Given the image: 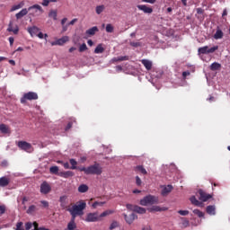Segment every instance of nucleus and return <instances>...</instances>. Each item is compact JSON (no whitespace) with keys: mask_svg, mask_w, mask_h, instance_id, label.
Listing matches in <instances>:
<instances>
[{"mask_svg":"<svg viewBox=\"0 0 230 230\" xmlns=\"http://www.w3.org/2000/svg\"><path fill=\"white\" fill-rule=\"evenodd\" d=\"M87 208V203L84 200L78 201L71 208H67V211L71 215V218L76 219L77 217H84V210Z\"/></svg>","mask_w":230,"mask_h":230,"instance_id":"f257e3e1","label":"nucleus"},{"mask_svg":"<svg viewBox=\"0 0 230 230\" xmlns=\"http://www.w3.org/2000/svg\"><path fill=\"white\" fill-rule=\"evenodd\" d=\"M79 172H84L85 175H102V166L100 164H95L88 167H78Z\"/></svg>","mask_w":230,"mask_h":230,"instance_id":"f03ea898","label":"nucleus"},{"mask_svg":"<svg viewBox=\"0 0 230 230\" xmlns=\"http://www.w3.org/2000/svg\"><path fill=\"white\" fill-rule=\"evenodd\" d=\"M159 199L155 196L148 195L140 199V206H154L157 204Z\"/></svg>","mask_w":230,"mask_h":230,"instance_id":"7ed1b4c3","label":"nucleus"},{"mask_svg":"<svg viewBox=\"0 0 230 230\" xmlns=\"http://www.w3.org/2000/svg\"><path fill=\"white\" fill-rule=\"evenodd\" d=\"M33 100H39V94L35 92H29L23 94V96L20 99L21 103L23 105L26 104V102H31Z\"/></svg>","mask_w":230,"mask_h":230,"instance_id":"20e7f679","label":"nucleus"},{"mask_svg":"<svg viewBox=\"0 0 230 230\" xmlns=\"http://www.w3.org/2000/svg\"><path fill=\"white\" fill-rule=\"evenodd\" d=\"M217 49H218V46H215L209 49V47L205 46V47H201L198 49V52L199 53V55H209V53H215V51H217Z\"/></svg>","mask_w":230,"mask_h":230,"instance_id":"39448f33","label":"nucleus"},{"mask_svg":"<svg viewBox=\"0 0 230 230\" xmlns=\"http://www.w3.org/2000/svg\"><path fill=\"white\" fill-rule=\"evenodd\" d=\"M198 194L199 195V199L201 200V202H208L209 199L213 198V195L206 193V191L201 189L198 190Z\"/></svg>","mask_w":230,"mask_h":230,"instance_id":"423d86ee","label":"nucleus"},{"mask_svg":"<svg viewBox=\"0 0 230 230\" xmlns=\"http://www.w3.org/2000/svg\"><path fill=\"white\" fill-rule=\"evenodd\" d=\"M40 193H42V195H48V193H49L51 191V185H49V183H48V181H43L40 184Z\"/></svg>","mask_w":230,"mask_h":230,"instance_id":"0eeeda50","label":"nucleus"},{"mask_svg":"<svg viewBox=\"0 0 230 230\" xmlns=\"http://www.w3.org/2000/svg\"><path fill=\"white\" fill-rule=\"evenodd\" d=\"M85 222H100V216L97 212L88 213L86 215Z\"/></svg>","mask_w":230,"mask_h":230,"instance_id":"6e6552de","label":"nucleus"},{"mask_svg":"<svg viewBox=\"0 0 230 230\" xmlns=\"http://www.w3.org/2000/svg\"><path fill=\"white\" fill-rule=\"evenodd\" d=\"M37 10L39 12H40L41 13H42V12H44V10L42 9V6H40L39 4H34L28 8V12H31L30 15H32V17H35V13H37Z\"/></svg>","mask_w":230,"mask_h":230,"instance_id":"1a4fd4ad","label":"nucleus"},{"mask_svg":"<svg viewBox=\"0 0 230 230\" xmlns=\"http://www.w3.org/2000/svg\"><path fill=\"white\" fill-rule=\"evenodd\" d=\"M124 217V220L127 222V224H128L129 226L131 224H134V220H137V215L132 213L129 216H128L127 214H123Z\"/></svg>","mask_w":230,"mask_h":230,"instance_id":"9d476101","label":"nucleus"},{"mask_svg":"<svg viewBox=\"0 0 230 230\" xmlns=\"http://www.w3.org/2000/svg\"><path fill=\"white\" fill-rule=\"evenodd\" d=\"M18 146L19 148H21V150H24L25 152H29V150H31V144L26 141H19Z\"/></svg>","mask_w":230,"mask_h":230,"instance_id":"9b49d317","label":"nucleus"},{"mask_svg":"<svg viewBox=\"0 0 230 230\" xmlns=\"http://www.w3.org/2000/svg\"><path fill=\"white\" fill-rule=\"evenodd\" d=\"M172 190H173V186L172 185L163 186L162 191H161L162 197H168V195L172 193Z\"/></svg>","mask_w":230,"mask_h":230,"instance_id":"f8f14e48","label":"nucleus"},{"mask_svg":"<svg viewBox=\"0 0 230 230\" xmlns=\"http://www.w3.org/2000/svg\"><path fill=\"white\" fill-rule=\"evenodd\" d=\"M66 42H69V37L64 36L61 39H58V40L51 43L52 46H64Z\"/></svg>","mask_w":230,"mask_h":230,"instance_id":"ddd939ff","label":"nucleus"},{"mask_svg":"<svg viewBox=\"0 0 230 230\" xmlns=\"http://www.w3.org/2000/svg\"><path fill=\"white\" fill-rule=\"evenodd\" d=\"M137 8H138L141 12H144V13L150 14L154 13V9L146 4H138L137 5Z\"/></svg>","mask_w":230,"mask_h":230,"instance_id":"4468645a","label":"nucleus"},{"mask_svg":"<svg viewBox=\"0 0 230 230\" xmlns=\"http://www.w3.org/2000/svg\"><path fill=\"white\" fill-rule=\"evenodd\" d=\"M59 202H60V208H62V209L67 208V205L69 204V201L67 200V196L66 195L60 196Z\"/></svg>","mask_w":230,"mask_h":230,"instance_id":"2eb2a0df","label":"nucleus"},{"mask_svg":"<svg viewBox=\"0 0 230 230\" xmlns=\"http://www.w3.org/2000/svg\"><path fill=\"white\" fill-rule=\"evenodd\" d=\"M28 31L31 37L37 36L39 34V31H40V29L37 26H32L28 28Z\"/></svg>","mask_w":230,"mask_h":230,"instance_id":"dca6fc26","label":"nucleus"},{"mask_svg":"<svg viewBox=\"0 0 230 230\" xmlns=\"http://www.w3.org/2000/svg\"><path fill=\"white\" fill-rule=\"evenodd\" d=\"M59 177H63L64 179H69V177H73L75 172L71 171L61 172L58 173Z\"/></svg>","mask_w":230,"mask_h":230,"instance_id":"f3484780","label":"nucleus"},{"mask_svg":"<svg viewBox=\"0 0 230 230\" xmlns=\"http://www.w3.org/2000/svg\"><path fill=\"white\" fill-rule=\"evenodd\" d=\"M8 184H10V179L4 176L0 178V188H6Z\"/></svg>","mask_w":230,"mask_h":230,"instance_id":"a211bd4d","label":"nucleus"},{"mask_svg":"<svg viewBox=\"0 0 230 230\" xmlns=\"http://www.w3.org/2000/svg\"><path fill=\"white\" fill-rule=\"evenodd\" d=\"M214 39L216 40H219L220 39H224V31L217 27L216 33L214 34Z\"/></svg>","mask_w":230,"mask_h":230,"instance_id":"6ab92c4d","label":"nucleus"},{"mask_svg":"<svg viewBox=\"0 0 230 230\" xmlns=\"http://www.w3.org/2000/svg\"><path fill=\"white\" fill-rule=\"evenodd\" d=\"M141 64H143L147 71H150L152 69V61L148 59H142Z\"/></svg>","mask_w":230,"mask_h":230,"instance_id":"aec40b11","label":"nucleus"},{"mask_svg":"<svg viewBox=\"0 0 230 230\" xmlns=\"http://www.w3.org/2000/svg\"><path fill=\"white\" fill-rule=\"evenodd\" d=\"M28 12L29 11L26 8L22 9L19 13L15 14L16 19H22L24 15H28Z\"/></svg>","mask_w":230,"mask_h":230,"instance_id":"412c9836","label":"nucleus"},{"mask_svg":"<svg viewBox=\"0 0 230 230\" xmlns=\"http://www.w3.org/2000/svg\"><path fill=\"white\" fill-rule=\"evenodd\" d=\"M0 132L2 134H10V128L6 124H0Z\"/></svg>","mask_w":230,"mask_h":230,"instance_id":"4be33fe9","label":"nucleus"},{"mask_svg":"<svg viewBox=\"0 0 230 230\" xmlns=\"http://www.w3.org/2000/svg\"><path fill=\"white\" fill-rule=\"evenodd\" d=\"M97 31H100V30L96 26H93L86 31V35H96Z\"/></svg>","mask_w":230,"mask_h":230,"instance_id":"5701e85b","label":"nucleus"},{"mask_svg":"<svg viewBox=\"0 0 230 230\" xmlns=\"http://www.w3.org/2000/svg\"><path fill=\"white\" fill-rule=\"evenodd\" d=\"M135 172H138L139 173H142V175H146L148 173L146 172V169L143 165H137L135 167Z\"/></svg>","mask_w":230,"mask_h":230,"instance_id":"b1692460","label":"nucleus"},{"mask_svg":"<svg viewBox=\"0 0 230 230\" xmlns=\"http://www.w3.org/2000/svg\"><path fill=\"white\" fill-rule=\"evenodd\" d=\"M78 191L79 193H87V191H89V186H87L86 184H81L78 187Z\"/></svg>","mask_w":230,"mask_h":230,"instance_id":"393cba45","label":"nucleus"},{"mask_svg":"<svg viewBox=\"0 0 230 230\" xmlns=\"http://www.w3.org/2000/svg\"><path fill=\"white\" fill-rule=\"evenodd\" d=\"M7 31H13L14 35H17V33H19V27L16 26L15 29H13L12 22H10L7 28Z\"/></svg>","mask_w":230,"mask_h":230,"instance_id":"a878e982","label":"nucleus"},{"mask_svg":"<svg viewBox=\"0 0 230 230\" xmlns=\"http://www.w3.org/2000/svg\"><path fill=\"white\" fill-rule=\"evenodd\" d=\"M38 210H39V208H37V206H35V205H31V206L29 207V208L27 209L26 213H27L28 215H33V213H35V211H38Z\"/></svg>","mask_w":230,"mask_h":230,"instance_id":"bb28decb","label":"nucleus"},{"mask_svg":"<svg viewBox=\"0 0 230 230\" xmlns=\"http://www.w3.org/2000/svg\"><path fill=\"white\" fill-rule=\"evenodd\" d=\"M103 51H105V49L103 48L102 44L97 45V47L94 49V53L96 55H100L101 53H103Z\"/></svg>","mask_w":230,"mask_h":230,"instance_id":"cd10ccee","label":"nucleus"},{"mask_svg":"<svg viewBox=\"0 0 230 230\" xmlns=\"http://www.w3.org/2000/svg\"><path fill=\"white\" fill-rule=\"evenodd\" d=\"M135 213H138V215H145V213H146V208L137 206L135 208Z\"/></svg>","mask_w":230,"mask_h":230,"instance_id":"c85d7f7f","label":"nucleus"},{"mask_svg":"<svg viewBox=\"0 0 230 230\" xmlns=\"http://www.w3.org/2000/svg\"><path fill=\"white\" fill-rule=\"evenodd\" d=\"M216 209L215 206L210 205L207 207L206 211L208 215H216Z\"/></svg>","mask_w":230,"mask_h":230,"instance_id":"c756f323","label":"nucleus"},{"mask_svg":"<svg viewBox=\"0 0 230 230\" xmlns=\"http://www.w3.org/2000/svg\"><path fill=\"white\" fill-rule=\"evenodd\" d=\"M191 204H193L194 206H201L202 202L199 201V199H197V198L195 196L190 197V199Z\"/></svg>","mask_w":230,"mask_h":230,"instance_id":"7c9ffc66","label":"nucleus"},{"mask_svg":"<svg viewBox=\"0 0 230 230\" xmlns=\"http://www.w3.org/2000/svg\"><path fill=\"white\" fill-rule=\"evenodd\" d=\"M69 163H70V164L72 165V166L70 167L71 170H78L79 167L76 166V164H78V162H76V160L71 158V159L69 160Z\"/></svg>","mask_w":230,"mask_h":230,"instance_id":"2f4dec72","label":"nucleus"},{"mask_svg":"<svg viewBox=\"0 0 230 230\" xmlns=\"http://www.w3.org/2000/svg\"><path fill=\"white\" fill-rule=\"evenodd\" d=\"M105 10V5L102 4V5H97L95 8V12L97 13V15H100L101 13H102Z\"/></svg>","mask_w":230,"mask_h":230,"instance_id":"473e14b6","label":"nucleus"},{"mask_svg":"<svg viewBox=\"0 0 230 230\" xmlns=\"http://www.w3.org/2000/svg\"><path fill=\"white\" fill-rule=\"evenodd\" d=\"M220 67H222V66L219 63H212L210 66V69L211 71H218V69H220Z\"/></svg>","mask_w":230,"mask_h":230,"instance_id":"72a5a7b5","label":"nucleus"},{"mask_svg":"<svg viewBox=\"0 0 230 230\" xmlns=\"http://www.w3.org/2000/svg\"><path fill=\"white\" fill-rule=\"evenodd\" d=\"M112 213H114L113 210H106V211L102 212V213L99 216V220H101V218H103V217H109V215H112Z\"/></svg>","mask_w":230,"mask_h":230,"instance_id":"f704fd0d","label":"nucleus"},{"mask_svg":"<svg viewBox=\"0 0 230 230\" xmlns=\"http://www.w3.org/2000/svg\"><path fill=\"white\" fill-rule=\"evenodd\" d=\"M49 17H51L54 21H57V17H58L57 10H50L49 13Z\"/></svg>","mask_w":230,"mask_h":230,"instance_id":"c9c22d12","label":"nucleus"},{"mask_svg":"<svg viewBox=\"0 0 230 230\" xmlns=\"http://www.w3.org/2000/svg\"><path fill=\"white\" fill-rule=\"evenodd\" d=\"M112 60L113 62H123L125 60H128V58L127 56H122V57L115 58Z\"/></svg>","mask_w":230,"mask_h":230,"instance_id":"e433bc0d","label":"nucleus"},{"mask_svg":"<svg viewBox=\"0 0 230 230\" xmlns=\"http://www.w3.org/2000/svg\"><path fill=\"white\" fill-rule=\"evenodd\" d=\"M106 31H107V33L114 32V26H112V24H111V23H108L106 25Z\"/></svg>","mask_w":230,"mask_h":230,"instance_id":"4c0bfd02","label":"nucleus"},{"mask_svg":"<svg viewBox=\"0 0 230 230\" xmlns=\"http://www.w3.org/2000/svg\"><path fill=\"white\" fill-rule=\"evenodd\" d=\"M194 215H197L199 218L204 217V213L200 211L199 209H194L193 210Z\"/></svg>","mask_w":230,"mask_h":230,"instance_id":"58836bf2","label":"nucleus"},{"mask_svg":"<svg viewBox=\"0 0 230 230\" xmlns=\"http://www.w3.org/2000/svg\"><path fill=\"white\" fill-rule=\"evenodd\" d=\"M50 173H54L55 175L58 174V166H52L49 169Z\"/></svg>","mask_w":230,"mask_h":230,"instance_id":"ea45409f","label":"nucleus"},{"mask_svg":"<svg viewBox=\"0 0 230 230\" xmlns=\"http://www.w3.org/2000/svg\"><path fill=\"white\" fill-rule=\"evenodd\" d=\"M116 227H119V223L118 221H113L110 226V230L116 229Z\"/></svg>","mask_w":230,"mask_h":230,"instance_id":"a19ab883","label":"nucleus"},{"mask_svg":"<svg viewBox=\"0 0 230 230\" xmlns=\"http://www.w3.org/2000/svg\"><path fill=\"white\" fill-rule=\"evenodd\" d=\"M137 205H132V204H127L126 205V208H127V209H128L129 211H136V207H137Z\"/></svg>","mask_w":230,"mask_h":230,"instance_id":"79ce46f5","label":"nucleus"},{"mask_svg":"<svg viewBox=\"0 0 230 230\" xmlns=\"http://www.w3.org/2000/svg\"><path fill=\"white\" fill-rule=\"evenodd\" d=\"M15 230H24V223L22 222H18L16 224V229Z\"/></svg>","mask_w":230,"mask_h":230,"instance_id":"37998d69","label":"nucleus"},{"mask_svg":"<svg viewBox=\"0 0 230 230\" xmlns=\"http://www.w3.org/2000/svg\"><path fill=\"white\" fill-rule=\"evenodd\" d=\"M21 8H22V4H18L11 8V12H15V10H21Z\"/></svg>","mask_w":230,"mask_h":230,"instance_id":"c03bdc74","label":"nucleus"},{"mask_svg":"<svg viewBox=\"0 0 230 230\" xmlns=\"http://www.w3.org/2000/svg\"><path fill=\"white\" fill-rule=\"evenodd\" d=\"M84 51H87V45L85 43H83L80 47H79V52L80 53H84Z\"/></svg>","mask_w":230,"mask_h":230,"instance_id":"a18cd8bd","label":"nucleus"},{"mask_svg":"<svg viewBox=\"0 0 230 230\" xmlns=\"http://www.w3.org/2000/svg\"><path fill=\"white\" fill-rule=\"evenodd\" d=\"M105 204V202L104 201H95V202H93V208H98V206H103Z\"/></svg>","mask_w":230,"mask_h":230,"instance_id":"49530a36","label":"nucleus"},{"mask_svg":"<svg viewBox=\"0 0 230 230\" xmlns=\"http://www.w3.org/2000/svg\"><path fill=\"white\" fill-rule=\"evenodd\" d=\"M178 214L181 215V217H186V216L190 215V211L189 210H179Z\"/></svg>","mask_w":230,"mask_h":230,"instance_id":"de8ad7c7","label":"nucleus"},{"mask_svg":"<svg viewBox=\"0 0 230 230\" xmlns=\"http://www.w3.org/2000/svg\"><path fill=\"white\" fill-rule=\"evenodd\" d=\"M59 164H63V166H64V168L66 169V170H69V168H71V167H69V163H64V162H62V161H58V162Z\"/></svg>","mask_w":230,"mask_h":230,"instance_id":"09e8293b","label":"nucleus"},{"mask_svg":"<svg viewBox=\"0 0 230 230\" xmlns=\"http://www.w3.org/2000/svg\"><path fill=\"white\" fill-rule=\"evenodd\" d=\"M129 44L133 48H139V47H141V42L131 41Z\"/></svg>","mask_w":230,"mask_h":230,"instance_id":"8fccbe9b","label":"nucleus"},{"mask_svg":"<svg viewBox=\"0 0 230 230\" xmlns=\"http://www.w3.org/2000/svg\"><path fill=\"white\" fill-rule=\"evenodd\" d=\"M73 123H76V120L74 119L73 121L68 122L66 130H69L73 127Z\"/></svg>","mask_w":230,"mask_h":230,"instance_id":"3c124183","label":"nucleus"},{"mask_svg":"<svg viewBox=\"0 0 230 230\" xmlns=\"http://www.w3.org/2000/svg\"><path fill=\"white\" fill-rule=\"evenodd\" d=\"M33 227V224L31 222L25 223V230H30Z\"/></svg>","mask_w":230,"mask_h":230,"instance_id":"603ef678","label":"nucleus"},{"mask_svg":"<svg viewBox=\"0 0 230 230\" xmlns=\"http://www.w3.org/2000/svg\"><path fill=\"white\" fill-rule=\"evenodd\" d=\"M5 212H6V207H4V205L0 206V217L1 215H4Z\"/></svg>","mask_w":230,"mask_h":230,"instance_id":"864d4df0","label":"nucleus"},{"mask_svg":"<svg viewBox=\"0 0 230 230\" xmlns=\"http://www.w3.org/2000/svg\"><path fill=\"white\" fill-rule=\"evenodd\" d=\"M136 184L137 186H141V184H143V181H141V178H139V176H136Z\"/></svg>","mask_w":230,"mask_h":230,"instance_id":"5fc2aeb1","label":"nucleus"},{"mask_svg":"<svg viewBox=\"0 0 230 230\" xmlns=\"http://www.w3.org/2000/svg\"><path fill=\"white\" fill-rule=\"evenodd\" d=\"M190 75H191V73H190V71H184V72H182V78L184 80H186V76H190Z\"/></svg>","mask_w":230,"mask_h":230,"instance_id":"6e6d98bb","label":"nucleus"},{"mask_svg":"<svg viewBox=\"0 0 230 230\" xmlns=\"http://www.w3.org/2000/svg\"><path fill=\"white\" fill-rule=\"evenodd\" d=\"M40 203L42 204L43 208H49V202L41 200Z\"/></svg>","mask_w":230,"mask_h":230,"instance_id":"4d7b16f0","label":"nucleus"},{"mask_svg":"<svg viewBox=\"0 0 230 230\" xmlns=\"http://www.w3.org/2000/svg\"><path fill=\"white\" fill-rule=\"evenodd\" d=\"M150 211H162V209L159 206H155L152 208H150Z\"/></svg>","mask_w":230,"mask_h":230,"instance_id":"13d9d810","label":"nucleus"},{"mask_svg":"<svg viewBox=\"0 0 230 230\" xmlns=\"http://www.w3.org/2000/svg\"><path fill=\"white\" fill-rule=\"evenodd\" d=\"M157 0H142V3H149V4H155Z\"/></svg>","mask_w":230,"mask_h":230,"instance_id":"bf43d9fd","label":"nucleus"},{"mask_svg":"<svg viewBox=\"0 0 230 230\" xmlns=\"http://www.w3.org/2000/svg\"><path fill=\"white\" fill-rule=\"evenodd\" d=\"M41 4L42 6H49V0H43Z\"/></svg>","mask_w":230,"mask_h":230,"instance_id":"052dcab7","label":"nucleus"},{"mask_svg":"<svg viewBox=\"0 0 230 230\" xmlns=\"http://www.w3.org/2000/svg\"><path fill=\"white\" fill-rule=\"evenodd\" d=\"M32 226H33L34 229H40V227H39V223H37V221H34L32 223Z\"/></svg>","mask_w":230,"mask_h":230,"instance_id":"680f3d73","label":"nucleus"},{"mask_svg":"<svg viewBox=\"0 0 230 230\" xmlns=\"http://www.w3.org/2000/svg\"><path fill=\"white\" fill-rule=\"evenodd\" d=\"M78 21V19L75 18L73 19L69 23L68 26H73L75 24V22H76Z\"/></svg>","mask_w":230,"mask_h":230,"instance_id":"e2e57ef3","label":"nucleus"},{"mask_svg":"<svg viewBox=\"0 0 230 230\" xmlns=\"http://www.w3.org/2000/svg\"><path fill=\"white\" fill-rule=\"evenodd\" d=\"M14 39L13 37H9V43H10V46H13V42H14Z\"/></svg>","mask_w":230,"mask_h":230,"instance_id":"0e129e2a","label":"nucleus"},{"mask_svg":"<svg viewBox=\"0 0 230 230\" xmlns=\"http://www.w3.org/2000/svg\"><path fill=\"white\" fill-rule=\"evenodd\" d=\"M36 36L39 37V39H44V34L42 32H38Z\"/></svg>","mask_w":230,"mask_h":230,"instance_id":"69168bd1","label":"nucleus"},{"mask_svg":"<svg viewBox=\"0 0 230 230\" xmlns=\"http://www.w3.org/2000/svg\"><path fill=\"white\" fill-rule=\"evenodd\" d=\"M63 26V30L62 31L65 32V31H67V28H68V24L67 25H62Z\"/></svg>","mask_w":230,"mask_h":230,"instance_id":"338daca9","label":"nucleus"},{"mask_svg":"<svg viewBox=\"0 0 230 230\" xmlns=\"http://www.w3.org/2000/svg\"><path fill=\"white\" fill-rule=\"evenodd\" d=\"M142 230H152V227L150 226H145L142 228Z\"/></svg>","mask_w":230,"mask_h":230,"instance_id":"774afa93","label":"nucleus"}]
</instances>
